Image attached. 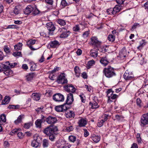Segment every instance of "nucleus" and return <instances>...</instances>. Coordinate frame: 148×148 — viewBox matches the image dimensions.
<instances>
[{
    "mask_svg": "<svg viewBox=\"0 0 148 148\" xmlns=\"http://www.w3.org/2000/svg\"><path fill=\"white\" fill-rule=\"evenodd\" d=\"M114 69L110 66L104 69L103 72L105 76L108 78H110L116 75Z\"/></svg>",
    "mask_w": 148,
    "mask_h": 148,
    "instance_id": "nucleus-1",
    "label": "nucleus"
},
{
    "mask_svg": "<svg viewBox=\"0 0 148 148\" xmlns=\"http://www.w3.org/2000/svg\"><path fill=\"white\" fill-rule=\"evenodd\" d=\"M58 131L57 127L55 126H50L45 128L43 131V132L47 135L52 134H56Z\"/></svg>",
    "mask_w": 148,
    "mask_h": 148,
    "instance_id": "nucleus-2",
    "label": "nucleus"
},
{
    "mask_svg": "<svg viewBox=\"0 0 148 148\" xmlns=\"http://www.w3.org/2000/svg\"><path fill=\"white\" fill-rule=\"evenodd\" d=\"M34 140L32 142V146L34 147H37L40 145L41 137L38 135H35L34 136Z\"/></svg>",
    "mask_w": 148,
    "mask_h": 148,
    "instance_id": "nucleus-3",
    "label": "nucleus"
},
{
    "mask_svg": "<svg viewBox=\"0 0 148 148\" xmlns=\"http://www.w3.org/2000/svg\"><path fill=\"white\" fill-rule=\"evenodd\" d=\"M67 80L65 77L64 73H61L58 76L56 82L59 84H64L67 83Z\"/></svg>",
    "mask_w": 148,
    "mask_h": 148,
    "instance_id": "nucleus-4",
    "label": "nucleus"
},
{
    "mask_svg": "<svg viewBox=\"0 0 148 148\" xmlns=\"http://www.w3.org/2000/svg\"><path fill=\"white\" fill-rule=\"evenodd\" d=\"M113 93L111 89H109L108 90L107 92V96L108 98V103H109L112 101L111 100V99H114L117 98L118 97V96L115 94L112 95Z\"/></svg>",
    "mask_w": 148,
    "mask_h": 148,
    "instance_id": "nucleus-5",
    "label": "nucleus"
},
{
    "mask_svg": "<svg viewBox=\"0 0 148 148\" xmlns=\"http://www.w3.org/2000/svg\"><path fill=\"white\" fill-rule=\"evenodd\" d=\"M140 123L141 125L144 126L148 124V113L144 114L141 116Z\"/></svg>",
    "mask_w": 148,
    "mask_h": 148,
    "instance_id": "nucleus-6",
    "label": "nucleus"
},
{
    "mask_svg": "<svg viewBox=\"0 0 148 148\" xmlns=\"http://www.w3.org/2000/svg\"><path fill=\"white\" fill-rule=\"evenodd\" d=\"M64 88L65 91L68 92H70V93H73L76 90V89L71 84H69L66 85L64 86Z\"/></svg>",
    "mask_w": 148,
    "mask_h": 148,
    "instance_id": "nucleus-7",
    "label": "nucleus"
},
{
    "mask_svg": "<svg viewBox=\"0 0 148 148\" xmlns=\"http://www.w3.org/2000/svg\"><path fill=\"white\" fill-rule=\"evenodd\" d=\"M53 99L57 102L63 101L64 100V96L60 93H56L54 94L53 97Z\"/></svg>",
    "mask_w": 148,
    "mask_h": 148,
    "instance_id": "nucleus-8",
    "label": "nucleus"
},
{
    "mask_svg": "<svg viewBox=\"0 0 148 148\" xmlns=\"http://www.w3.org/2000/svg\"><path fill=\"white\" fill-rule=\"evenodd\" d=\"M58 32H62L60 36L61 38L67 37L69 35V32H67L66 29L64 27L59 29Z\"/></svg>",
    "mask_w": 148,
    "mask_h": 148,
    "instance_id": "nucleus-9",
    "label": "nucleus"
},
{
    "mask_svg": "<svg viewBox=\"0 0 148 148\" xmlns=\"http://www.w3.org/2000/svg\"><path fill=\"white\" fill-rule=\"evenodd\" d=\"M46 27L48 31L49 32V34H53V31L56 29L53 23L51 22H49L47 23Z\"/></svg>",
    "mask_w": 148,
    "mask_h": 148,
    "instance_id": "nucleus-10",
    "label": "nucleus"
},
{
    "mask_svg": "<svg viewBox=\"0 0 148 148\" xmlns=\"http://www.w3.org/2000/svg\"><path fill=\"white\" fill-rule=\"evenodd\" d=\"M55 110L59 112L65 111L67 109L66 104H64L61 105L56 106L55 107Z\"/></svg>",
    "mask_w": 148,
    "mask_h": 148,
    "instance_id": "nucleus-11",
    "label": "nucleus"
},
{
    "mask_svg": "<svg viewBox=\"0 0 148 148\" xmlns=\"http://www.w3.org/2000/svg\"><path fill=\"white\" fill-rule=\"evenodd\" d=\"M123 76L124 78L126 80L132 79L134 77L132 73L127 71H125Z\"/></svg>",
    "mask_w": 148,
    "mask_h": 148,
    "instance_id": "nucleus-12",
    "label": "nucleus"
},
{
    "mask_svg": "<svg viewBox=\"0 0 148 148\" xmlns=\"http://www.w3.org/2000/svg\"><path fill=\"white\" fill-rule=\"evenodd\" d=\"M74 101L73 93H69L67 95L66 103L68 105L72 103Z\"/></svg>",
    "mask_w": 148,
    "mask_h": 148,
    "instance_id": "nucleus-13",
    "label": "nucleus"
},
{
    "mask_svg": "<svg viewBox=\"0 0 148 148\" xmlns=\"http://www.w3.org/2000/svg\"><path fill=\"white\" fill-rule=\"evenodd\" d=\"M91 43L92 45L96 46L98 48L99 47L101 43V42L99 41L97 38L96 37H93L91 39Z\"/></svg>",
    "mask_w": 148,
    "mask_h": 148,
    "instance_id": "nucleus-14",
    "label": "nucleus"
},
{
    "mask_svg": "<svg viewBox=\"0 0 148 148\" xmlns=\"http://www.w3.org/2000/svg\"><path fill=\"white\" fill-rule=\"evenodd\" d=\"M57 121L56 117L49 116L47 117V123L48 124L52 125L55 123Z\"/></svg>",
    "mask_w": 148,
    "mask_h": 148,
    "instance_id": "nucleus-15",
    "label": "nucleus"
},
{
    "mask_svg": "<svg viewBox=\"0 0 148 148\" xmlns=\"http://www.w3.org/2000/svg\"><path fill=\"white\" fill-rule=\"evenodd\" d=\"M34 10V8L30 5H28L24 10V13L28 15L32 12Z\"/></svg>",
    "mask_w": 148,
    "mask_h": 148,
    "instance_id": "nucleus-16",
    "label": "nucleus"
},
{
    "mask_svg": "<svg viewBox=\"0 0 148 148\" xmlns=\"http://www.w3.org/2000/svg\"><path fill=\"white\" fill-rule=\"evenodd\" d=\"M41 94L39 93L34 92L32 94V97L35 100L38 101L40 99Z\"/></svg>",
    "mask_w": 148,
    "mask_h": 148,
    "instance_id": "nucleus-17",
    "label": "nucleus"
},
{
    "mask_svg": "<svg viewBox=\"0 0 148 148\" xmlns=\"http://www.w3.org/2000/svg\"><path fill=\"white\" fill-rule=\"evenodd\" d=\"M66 116L67 118H70L71 117H74L75 116V114L73 112L67 109L65 111Z\"/></svg>",
    "mask_w": 148,
    "mask_h": 148,
    "instance_id": "nucleus-18",
    "label": "nucleus"
},
{
    "mask_svg": "<svg viewBox=\"0 0 148 148\" xmlns=\"http://www.w3.org/2000/svg\"><path fill=\"white\" fill-rule=\"evenodd\" d=\"M97 48H94L93 49L91 50L90 51V55L92 57L94 58L96 57L98 54Z\"/></svg>",
    "mask_w": 148,
    "mask_h": 148,
    "instance_id": "nucleus-19",
    "label": "nucleus"
},
{
    "mask_svg": "<svg viewBox=\"0 0 148 148\" xmlns=\"http://www.w3.org/2000/svg\"><path fill=\"white\" fill-rule=\"evenodd\" d=\"M65 142L63 140H59L56 143V145L58 148H62Z\"/></svg>",
    "mask_w": 148,
    "mask_h": 148,
    "instance_id": "nucleus-20",
    "label": "nucleus"
},
{
    "mask_svg": "<svg viewBox=\"0 0 148 148\" xmlns=\"http://www.w3.org/2000/svg\"><path fill=\"white\" fill-rule=\"evenodd\" d=\"M78 123L79 127H84L87 124V121L85 119L81 118L79 120L78 122Z\"/></svg>",
    "mask_w": 148,
    "mask_h": 148,
    "instance_id": "nucleus-21",
    "label": "nucleus"
},
{
    "mask_svg": "<svg viewBox=\"0 0 148 148\" xmlns=\"http://www.w3.org/2000/svg\"><path fill=\"white\" fill-rule=\"evenodd\" d=\"M122 6L121 5H116L113 8V15L116 14L117 12H119L121 9Z\"/></svg>",
    "mask_w": 148,
    "mask_h": 148,
    "instance_id": "nucleus-22",
    "label": "nucleus"
},
{
    "mask_svg": "<svg viewBox=\"0 0 148 148\" xmlns=\"http://www.w3.org/2000/svg\"><path fill=\"white\" fill-rule=\"evenodd\" d=\"M49 45L52 48H56L58 47L60 45L59 42L57 40H54L51 41L49 43Z\"/></svg>",
    "mask_w": 148,
    "mask_h": 148,
    "instance_id": "nucleus-23",
    "label": "nucleus"
},
{
    "mask_svg": "<svg viewBox=\"0 0 148 148\" xmlns=\"http://www.w3.org/2000/svg\"><path fill=\"white\" fill-rule=\"evenodd\" d=\"M100 62L104 66L107 65L109 62L106 57L101 58L100 60Z\"/></svg>",
    "mask_w": 148,
    "mask_h": 148,
    "instance_id": "nucleus-24",
    "label": "nucleus"
},
{
    "mask_svg": "<svg viewBox=\"0 0 148 148\" xmlns=\"http://www.w3.org/2000/svg\"><path fill=\"white\" fill-rule=\"evenodd\" d=\"M21 7L19 6H16L13 11L14 13L16 15H17L21 13Z\"/></svg>",
    "mask_w": 148,
    "mask_h": 148,
    "instance_id": "nucleus-25",
    "label": "nucleus"
},
{
    "mask_svg": "<svg viewBox=\"0 0 148 148\" xmlns=\"http://www.w3.org/2000/svg\"><path fill=\"white\" fill-rule=\"evenodd\" d=\"M10 99V98L9 96H5L4 99L2 102V105H6L8 104L9 103Z\"/></svg>",
    "mask_w": 148,
    "mask_h": 148,
    "instance_id": "nucleus-26",
    "label": "nucleus"
},
{
    "mask_svg": "<svg viewBox=\"0 0 148 148\" xmlns=\"http://www.w3.org/2000/svg\"><path fill=\"white\" fill-rule=\"evenodd\" d=\"M91 137L92 140L96 143L98 142L100 139V138L99 136H96L95 135L91 136Z\"/></svg>",
    "mask_w": 148,
    "mask_h": 148,
    "instance_id": "nucleus-27",
    "label": "nucleus"
},
{
    "mask_svg": "<svg viewBox=\"0 0 148 148\" xmlns=\"http://www.w3.org/2000/svg\"><path fill=\"white\" fill-rule=\"evenodd\" d=\"M42 144L43 147H48L49 145V140L46 139H44L42 141Z\"/></svg>",
    "mask_w": 148,
    "mask_h": 148,
    "instance_id": "nucleus-28",
    "label": "nucleus"
},
{
    "mask_svg": "<svg viewBox=\"0 0 148 148\" xmlns=\"http://www.w3.org/2000/svg\"><path fill=\"white\" fill-rule=\"evenodd\" d=\"M74 71L76 76L79 77L80 74V71L79 68L77 66H75L74 68Z\"/></svg>",
    "mask_w": 148,
    "mask_h": 148,
    "instance_id": "nucleus-29",
    "label": "nucleus"
},
{
    "mask_svg": "<svg viewBox=\"0 0 148 148\" xmlns=\"http://www.w3.org/2000/svg\"><path fill=\"white\" fill-rule=\"evenodd\" d=\"M35 75L34 73H29L26 76V79L27 81H30L32 79Z\"/></svg>",
    "mask_w": 148,
    "mask_h": 148,
    "instance_id": "nucleus-30",
    "label": "nucleus"
},
{
    "mask_svg": "<svg viewBox=\"0 0 148 148\" xmlns=\"http://www.w3.org/2000/svg\"><path fill=\"white\" fill-rule=\"evenodd\" d=\"M24 118V115H20L17 118V120L14 121V123L16 124H18L22 121V119Z\"/></svg>",
    "mask_w": 148,
    "mask_h": 148,
    "instance_id": "nucleus-31",
    "label": "nucleus"
},
{
    "mask_svg": "<svg viewBox=\"0 0 148 148\" xmlns=\"http://www.w3.org/2000/svg\"><path fill=\"white\" fill-rule=\"evenodd\" d=\"M4 73L6 75H11L13 73V71L10 69V68L5 70H3Z\"/></svg>",
    "mask_w": 148,
    "mask_h": 148,
    "instance_id": "nucleus-32",
    "label": "nucleus"
},
{
    "mask_svg": "<svg viewBox=\"0 0 148 148\" xmlns=\"http://www.w3.org/2000/svg\"><path fill=\"white\" fill-rule=\"evenodd\" d=\"M32 14L34 15H36L40 14L42 13V12L39 11L36 8H34V10L33 11Z\"/></svg>",
    "mask_w": 148,
    "mask_h": 148,
    "instance_id": "nucleus-33",
    "label": "nucleus"
},
{
    "mask_svg": "<svg viewBox=\"0 0 148 148\" xmlns=\"http://www.w3.org/2000/svg\"><path fill=\"white\" fill-rule=\"evenodd\" d=\"M89 104L91 106V108L92 109L96 108L99 107V105L96 102L93 103L90 102Z\"/></svg>",
    "mask_w": 148,
    "mask_h": 148,
    "instance_id": "nucleus-34",
    "label": "nucleus"
},
{
    "mask_svg": "<svg viewBox=\"0 0 148 148\" xmlns=\"http://www.w3.org/2000/svg\"><path fill=\"white\" fill-rule=\"evenodd\" d=\"M40 119H37L35 121V124L37 127L40 128L41 127L42 123L40 121Z\"/></svg>",
    "mask_w": 148,
    "mask_h": 148,
    "instance_id": "nucleus-35",
    "label": "nucleus"
},
{
    "mask_svg": "<svg viewBox=\"0 0 148 148\" xmlns=\"http://www.w3.org/2000/svg\"><path fill=\"white\" fill-rule=\"evenodd\" d=\"M5 122L6 121V115L5 114H2L0 116V122Z\"/></svg>",
    "mask_w": 148,
    "mask_h": 148,
    "instance_id": "nucleus-36",
    "label": "nucleus"
},
{
    "mask_svg": "<svg viewBox=\"0 0 148 148\" xmlns=\"http://www.w3.org/2000/svg\"><path fill=\"white\" fill-rule=\"evenodd\" d=\"M69 5V3H67L66 0H62L61 3V5L63 8H64Z\"/></svg>",
    "mask_w": 148,
    "mask_h": 148,
    "instance_id": "nucleus-37",
    "label": "nucleus"
},
{
    "mask_svg": "<svg viewBox=\"0 0 148 148\" xmlns=\"http://www.w3.org/2000/svg\"><path fill=\"white\" fill-rule=\"evenodd\" d=\"M3 49L4 51L6 53L9 54L10 53V51L9 47H8V46L5 45L4 46Z\"/></svg>",
    "mask_w": 148,
    "mask_h": 148,
    "instance_id": "nucleus-38",
    "label": "nucleus"
},
{
    "mask_svg": "<svg viewBox=\"0 0 148 148\" xmlns=\"http://www.w3.org/2000/svg\"><path fill=\"white\" fill-rule=\"evenodd\" d=\"M47 117L44 116L43 115H41V119H40L41 122L42 123H44L45 121L47 122Z\"/></svg>",
    "mask_w": 148,
    "mask_h": 148,
    "instance_id": "nucleus-39",
    "label": "nucleus"
},
{
    "mask_svg": "<svg viewBox=\"0 0 148 148\" xmlns=\"http://www.w3.org/2000/svg\"><path fill=\"white\" fill-rule=\"evenodd\" d=\"M33 125V123L32 122H30L28 123H25L24 125V127L27 129L29 128L30 126Z\"/></svg>",
    "mask_w": 148,
    "mask_h": 148,
    "instance_id": "nucleus-40",
    "label": "nucleus"
},
{
    "mask_svg": "<svg viewBox=\"0 0 148 148\" xmlns=\"http://www.w3.org/2000/svg\"><path fill=\"white\" fill-rule=\"evenodd\" d=\"M58 23L60 25L62 26L65 25L66 24L64 20L61 19H59L58 21Z\"/></svg>",
    "mask_w": 148,
    "mask_h": 148,
    "instance_id": "nucleus-41",
    "label": "nucleus"
},
{
    "mask_svg": "<svg viewBox=\"0 0 148 148\" xmlns=\"http://www.w3.org/2000/svg\"><path fill=\"white\" fill-rule=\"evenodd\" d=\"M115 38V37L113 35H109L108 36V39L109 41L113 42Z\"/></svg>",
    "mask_w": 148,
    "mask_h": 148,
    "instance_id": "nucleus-42",
    "label": "nucleus"
},
{
    "mask_svg": "<svg viewBox=\"0 0 148 148\" xmlns=\"http://www.w3.org/2000/svg\"><path fill=\"white\" fill-rule=\"evenodd\" d=\"M69 139L70 141L74 143L76 140V137L73 136H69Z\"/></svg>",
    "mask_w": 148,
    "mask_h": 148,
    "instance_id": "nucleus-43",
    "label": "nucleus"
},
{
    "mask_svg": "<svg viewBox=\"0 0 148 148\" xmlns=\"http://www.w3.org/2000/svg\"><path fill=\"white\" fill-rule=\"evenodd\" d=\"M136 104L139 107L141 108L142 106V103L141 99L139 98L137 99Z\"/></svg>",
    "mask_w": 148,
    "mask_h": 148,
    "instance_id": "nucleus-44",
    "label": "nucleus"
},
{
    "mask_svg": "<svg viewBox=\"0 0 148 148\" xmlns=\"http://www.w3.org/2000/svg\"><path fill=\"white\" fill-rule=\"evenodd\" d=\"M35 42V40H30L27 42V45H29L34 44Z\"/></svg>",
    "mask_w": 148,
    "mask_h": 148,
    "instance_id": "nucleus-45",
    "label": "nucleus"
},
{
    "mask_svg": "<svg viewBox=\"0 0 148 148\" xmlns=\"http://www.w3.org/2000/svg\"><path fill=\"white\" fill-rule=\"evenodd\" d=\"M49 134V135H47L48 136H49V139L51 140V141H53L55 139V136L54 134Z\"/></svg>",
    "mask_w": 148,
    "mask_h": 148,
    "instance_id": "nucleus-46",
    "label": "nucleus"
},
{
    "mask_svg": "<svg viewBox=\"0 0 148 148\" xmlns=\"http://www.w3.org/2000/svg\"><path fill=\"white\" fill-rule=\"evenodd\" d=\"M1 67L2 69H3V70H5L10 68L9 66H7L6 65L4 64H2L1 66Z\"/></svg>",
    "mask_w": 148,
    "mask_h": 148,
    "instance_id": "nucleus-47",
    "label": "nucleus"
},
{
    "mask_svg": "<svg viewBox=\"0 0 148 148\" xmlns=\"http://www.w3.org/2000/svg\"><path fill=\"white\" fill-rule=\"evenodd\" d=\"M5 63L7 64H8V65H10L11 67V68H13L17 64V63L16 62L10 64L9 61L6 62Z\"/></svg>",
    "mask_w": 148,
    "mask_h": 148,
    "instance_id": "nucleus-48",
    "label": "nucleus"
},
{
    "mask_svg": "<svg viewBox=\"0 0 148 148\" xmlns=\"http://www.w3.org/2000/svg\"><path fill=\"white\" fill-rule=\"evenodd\" d=\"M73 30L75 32H78L80 29V28L78 25H77L74 27L73 28Z\"/></svg>",
    "mask_w": 148,
    "mask_h": 148,
    "instance_id": "nucleus-49",
    "label": "nucleus"
},
{
    "mask_svg": "<svg viewBox=\"0 0 148 148\" xmlns=\"http://www.w3.org/2000/svg\"><path fill=\"white\" fill-rule=\"evenodd\" d=\"M113 9L112 8L108 9L107 10V12L108 14H112L113 15Z\"/></svg>",
    "mask_w": 148,
    "mask_h": 148,
    "instance_id": "nucleus-50",
    "label": "nucleus"
},
{
    "mask_svg": "<svg viewBox=\"0 0 148 148\" xmlns=\"http://www.w3.org/2000/svg\"><path fill=\"white\" fill-rule=\"evenodd\" d=\"M13 55L15 57L19 56L22 55L21 52H14L13 53Z\"/></svg>",
    "mask_w": 148,
    "mask_h": 148,
    "instance_id": "nucleus-51",
    "label": "nucleus"
},
{
    "mask_svg": "<svg viewBox=\"0 0 148 148\" xmlns=\"http://www.w3.org/2000/svg\"><path fill=\"white\" fill-rule=\"evenodd\" d=\"M104 123V121L102 120H101L98 122L97 126L99 127H101L102 126Z\"/></svg>",
    "mask_w": 148,
    "mask_h": 148,
    "instance_id": "nucleus-52",
    "label": "nucleus"
},
{
    "mask_svg": "<svg viewBox=\"0 0 148 148\" xmlns=\"http://www.w3.org/2000/svg\"><path fill=\"white\" fill-rule=\"evenodd\" d=\"M71 146L67 143H65L63 145L62 148H70Z\"/></svg>",
    "mask_w": 148,
    "mask_h": 148,
    "instance_id": "nucleus-53",
    "label": "nucleus"
},
{
    "mask_svg": "<svg viewBox=\"0 0 148 148\" xmlns=\"http://www.w3.org/2000/svg\"><path fill=\"white\" fill-rule=\"evenodd\" d=\"M89 34V33L88 31H86L84 32L83 34V36L84 38H86L88 36V35Z\"/></svg>",
    "mask_w": 148,
    "mask_h": 148,
    "instance_id": "nucleus-54",
    "label": "nucleus"
},
{
    "mask_svg": "<svg viewBox=\"0 0 148 148\" xmlns=\"http://www.w3.org/2000/svg\"><path fill=\"white\" fill-rule=\"evenodd\" d=\"M138 26H140V25L139 23H135L134 25H133L132 27V29H135Z\"/></svg>",
    "mask_w": 148,
    "mask_h": 148,
    "instance_id": "nucleus-55",
    "label": "nucleus"
},
{
    "mask_svg": "<svg viewBox=\"0 0 148 148\" xmlns=\"http://www.w3.org/2000/svg\"><path fill=\"white\" fill-rule=\"evenodd\" d=\"M115 117L116 119L118 120H120L121 119H123V117L121 115H116L115 116Z\"/></svg>",
    "mask_w": 148,
    "mask_h": 148,
    "instance_id": "nucleus-56",
    "label": "nucleus"
},
{
    "mask_svg": "<svg viewBox=\"0 0 148 148\" xmlns=\"http://www.w3.org/2000/svg\"><path fill=\"white\" fill-rule=\"evenodd\" d=\"M17 134L18 137L20 138H22L23 137L24 135L21 132H18Z\"/></svg>",
    "mask_w": 148,
    "mask_h": 148,
    "instance_id": "nucleus-57",
    "label": "nucleus"
},
{
    "mask_svg": "<svg viewBox=\"0 0 148 148\" xmlns=\"http://www.w3.org/2000/svg\"><path fill=\"white\" fill-rule=\"evenodd\" d=\"M45 60V57L44 54H43L40 59L39 60V62L40 63L43 62Z\"/></svg>",
    "mask_w": 148,
    "mask_h": 148,
    "instance_id": "nucleus-58",
    "label": "nucleus"
},
{
    "mask_svg": "<svg viewBox=\"0 0 148 148\" xmlns=\"http://www.w3.org/2000/svg\"><path fill=\"white\" fill-rule=\"evenodd\" d=\"M59 69V67L56 66V67L54 68L53 70L51 71V73L52 74L58 71Z\"/></svg>",
    "mask_w": 148,
    "mask_h": 148,
    "instance_id": "nucleus-59",
    "label": "nucleus"
},
{
    "mask_svg": "<svg viewBox=\"0 0 148 148\" xmlns=\"http://www.w3.org/2000/svg\"><path fill=\"white\" fill-rule=\"evenodd\" d=\"M4 56L3 55V52L0 51V61L2 60L4 58Z\"/></svg>",
    "mask_w": 148,
    "mask_h": 148,
    "instance_id": "nucleus-60",
    "label": "nucleus"
},
{
    "mask_svg": "<svg viewBox=\"0 0 148 148\" xmlns=\"http://www.w3.org/2000/svg\"><path fill=\"white\" fill-rule=\"evenodd\" d=\"M45 2L50 5H52L53 3V0H45Z\"/></svg>",
    "mask_w": 148,
    "mask_h": 148,
    "instance_id": "nucleus-61",
    "label": "nucleus"
},
{
    "mask_svg": "<svg viewBox=\"0 0 148 148\" xmlns=\"http://www.w3.org/2000/svg\"><path fill=\"white\" fill-rule=\"evenodd\" d=\"M95 62V61L93 60H92L88 61V64L89 66H92L93 64H94Z\"/></svg>",
    "mask_w": 148,
    "mask_h": 148,
    "instance_id": "nucleus-62",
    "label": "nucleus"
},
{
    "mask_svg": "<svg viewBox=\"0 0 148 148\" xmlns=\"http://www.w3.org/2000/svg\"><path fill=\"white\" fill-rule=\"evenodd\" d=\"M125 0H116V2L118 4L121 5L123 3Z\"/></svg>",
    "mask_w": 148,
    "mask_h": 148,
    "instance_id": "nucleus-63",
    "label": "nucleus"
},
{
    "mask_svg": "<svg viewBox=\"0 0 148 148\" xmlns=\"http://www.w3.org/2000/svg\"><path fill=\"white\" fill-rule=\"evenodd\" d=\"M73 129V127L72 126H69V127H67L66 128V130L69 132H70L72 131Z\"/></svg>",
    "mask_w": 148,
    "mask_h": 148,
    "instance_id": "nucleus-64",
    "label": "nucleus"
}]
</instances>
